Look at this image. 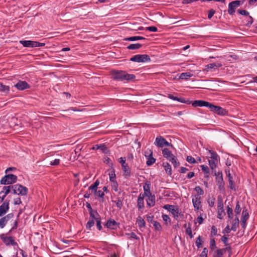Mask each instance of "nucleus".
Here are the masks:
<instances>
[{
    "label": "nucleus",
    "mask_w": 257,
    "mask_h": 257,
    "mask_svg": "<svg viewBox=\"0 0 257 257\" xmlns=\"http://www.w3.org/2000/svg\"><path fill=\"white\" fill-rule=\"evenodd\" d=\"M111 75L113 80L120 81L124 80L129 81L136 78L135 75L128 74L125 71L122 70H112L111 72Z\"/></svg>",
    "instance_id": "obj_1"
},
{
    "label": "nucleus",
    "mask_w": 257,
    "mask_h": 257,
    "mask_svg": "<svg viewBox=\"0 0 257 257\" xmlns=\"http://www.w3.org/2000/svg\"><path fill=\"white\" fill-rule=\"evenodd\" d=\"M163 208L171 212L176 220H178L179 216L181 215V212L178 206L166 204L163 206Z\"/></svg>",
    "instance_id": "obj_2"
},
{
    "label": "nucleus",
    "mask_w": 257,
    "mask_h": 257,
    "mask_svg": "<svg viewBox=\"0 0 257 257\" xmlns=\"http://www.w3.org/2000/svg\"><path fill=\"white\" fill-rule=\"evenodd\" d=\"M119 163L121 164L122 170L123 171V176L126 179L131 176V169L128 164L125 162V157H120L119 159Z\"/></svg>",
    "instance_id": "obj_3"
},
{
    "label": "nucleus",
    "mask_w": 257,
    "mask_h": 257,
    "mask_svg": "<svg viewBox=\"0 0 257 257\" xmlns=\"http://www.w3.org/2000/svg\"><path fill=\"white\" fill-rule=\"evenodd\" d=\"M17 176L14 174H8L3 177L1 181V184H12L15 183L17 181Z\"/></svg>",
    "instance_id": "obj_4"
},
{
    "label": "nucleus",
    "mask_w": 257,
    "mask_h": 257,
    "mask_svg": "<svg viewBox=\"0 0 257 257\" xmlns=\"http://www.w3.org/2000/svg\"><path fill=\"white\" fill-rule=\"evenodd\" d=\"M130 61L138 63H145L151 61L150 57L147 54H138L133 56Z\"/></svg>",
    "instance_id": "obj_5"
},
{
    "label": "nucleus",
    "mask_w": 257,
    "mask_h": 257,
    "mask_svg": "<svg viewBox=\"0 0 257 257\" xmlns=\"http://www.w3.org/2000/svg\"><path fill=\"white\" fill-rule=\"evenodd\" d=\"M226 215L223 208V201L221 196H218L217 199V218L222 219Z\"/></svg>",
    "instance_id": "obj_6"
},
{
    "label": "nucleus",
    "mask_w": 257,
    "mask_h": 257,
    "mask_svg": "<svg viewBox=\"0 0 257 257\" xmlns=\"http://www.w3.org/2000/svg\"><path fill=\"white\" fill-rule=\"evenodd\" d=\"M13 193L14 194L25 196L28 193V189L20 184L13 185Z\"/></svg>",
    "instance_id": "obj_7"
},
{
    "label": "nucleus",
    "mask_w": 257,
    "mask_h": 257,
    "mask_svg": "<svg viewBox=\"0 0 257 257\" xmlns=\"http://www.w3.org/2000/svg\"><path fill=\"white\" fill-rule=\"evenodd\" d=\"M214 175L216 176V182L217 185L218 186V188L220 190H223L224 188V183L223 179L222 173L221 171L216 172L214 171Z\"/></svg>",
    "instance_id": "obj_8"
},
{
    "label": "nucleus",
    "mask_w": 257,
    "mask_h": 257,
    "mask_svg": "<svg viewBox=\"0 0 257 257\" xmlns=\"http://www.w3.org/2000/svg\"><path fill=\"white\" fill-rule=\"evenodd\" d=\"M209 108L211 111L220 115H225L228 112L225 109L219 106L214 105L212 103H210Z\"/></svg>",
    "instance_id": "obj_9"
},
{
    "label": "nucleus",
    "mask_w": 257,
    "mask_h": 257,
    "mask_svg": "<svg viewBox=\"0 0 257 257\" xmlns=\"http://www.w3.org/2000/svg\"><path fill=\"white\" fill-rule=\"evenodd\" d=\"M154 144L159 148H163L164 146H172L171 143L167 142L166 140L162 136L157 137L156 138Z\"/></svg>",
    "instance_id": "obj_10"
},
{
    "label": "nucleus",
    "mask_w": 257,
    "mask_h": 257,
    "mask_svg": "<svg viewBox=\"0 0 257 257\" xmlns=\"http://www.w3.org/2000/svg\"><path fill=\"white\" fill-rule=\"evenodd\" d=\"M0 238L7 246L17 245V243L12 236H6L5 234L3 233L1 234Z\"/></svg>",
    "instance_id": "obj_11"
},
{
    "label": "nucleus",
    "mask_w": 257,
    "mask_h": 257,
    "mask_svg": "<svg viewBox=\"0 0 257 257\" xmlns=\"http://www.w3.org/2000/svg\"><path fill=\"white\" fill-rule=\"evenodd\" d=\"M13 87L19 90L23 91L30 88L31 86L25 81L19 80Z\"/></svg>",
    "instance_id": "obj_12"
},
{
    "label": "nucleus",
    "mask_w": 257,
    "mask_h": 257,
    "mask_svg": "<svg viewBox=\"0 0 257 257\" xmlns=\"http://www.w3.org/2000/svg\"><path fill=\"white\" fill-rule=\"evenodd\" d=\"M9 209V201L5 200L0 206V217L3 216Z\"/></svg>",
    "instance_id": "obj_13"
},
{
    "label": "nucleus",
    "mask_w": 257,
    "mask_h": 257,
    "mask_svg": "<svg viewBox=\"0 0 257 257\" xmlns=\"http://www.w3.org/2000/svg\"><path fill=\"white\" fill-rule=\"evenodd\" d=\"M14 217V214L11 213L7 214L6 216L2 217L0 219V227L4 228L8 221Z\"/></svg>",
    "instance_id": "obj_14"
},
{
    "label": "nucleus",
    "mask_w": 257,
    "mask_h": 257,
    "mask_svg": "<svg viewBox=\"0 0 257 257\" xmlns=\"http://www.w3.org/2000/svg\"><path fill=\"white\" fill-rule=\"evenodd\" d=\"M192 203L195 209L198 210L201 207V197L195 195L192 198Z\"/></svg>",
    "instance_id": "obj_15"
},
{
    "label": "nucleus",
    "mask_w": 257,
    "mask_h": 257,
    "mask_svg": "<svg viewBox=\"0 0 257 257\" xmlns=\"http://www.w3.org/2000/svg\"><path fill=\"white\" fill-rule=\"evenodd\" d=\"M239 6L236 4L235 1L229 3L228 13L230 15H233L235 12V10Z\"/></svg>",
    "instance_id": "obj_16"
},
{
    "label": "nucleus",
    "mask_w": 257,
    "mask_h": 257,
    "mask_svg": "<svg viewBox=\"0 0 257 257\" xmlns=\"http://www.w3.org/2000/svg\"><path fill=\"white\" fill-rule=\"evenodd\" d=\"M249 217L248 213L246 209H243L242 212V216L241 218V225L242 228H244L246 226V222Z\"/></svg>",
    "instance_id": "obj_17"
},
{
    "label": "nucleus",
    "mask_w": 257,
    "mask_h": 257,
    "mask_svg": "<svg viewBox=\"0 0 257 257\" xmlns=\"http://www.w3.org/2000/svg\"><path fill=\"white\" fill-rule=\"evenodd\" d=\"M145 156L147 157V154H148V160L147 161L146 164L148 166H151L154 163H155L156 161V159L154 158L153 156V152L151 150L147 151L145 152Z\"/></svg>",
    "instance_id": "obj_18"
},
{
    "label": "nucleus",
    "mask_w": 257,
    "mask_h": 257,
    "mask_svg": "<svg viewBox=\"0 0 257 257\" xmlns=\"http://www.w3.org/2000/svg\"><path fill=\"white\" fill-rule=\"evenodd\" d=\"M210 103H209V102H208L207 101H204V100H195V101H194L192 102V105L194 107L206 106V107H207L209 108Z\"/></svg>",
    "instance_id": "obj_19"
},
{
    "label": "nucleus",
    "mask_w": 257,
    "mask_h": 257,
    "mask_svg": "<svg viewBox=\"0 0 257 257\" xmlns=\"http://www.w3.org/2000/svg\"><path fill=\"white\" fill-rule=\"evenodd\" d=\"M151 183L150 181H146L143 186L144 193L143 194V196H146L152 194L150 191Z\"/></svg>",
    "instance_id": "obj_20"
},
{
    "label": "nucleus",
    "mask_w": 257,
    "mask_h": 257,
    "mask_svg": "<svg viewBox=\"0 0 257 257\" xmlns=\"http://www.w3.org/2000/svg\"><path fill=\"white\" fill-rule=\"evenodd\" d=\"M148 197L147 199V205L151 207H153L155 205V196L154 194H150V195L146 196Z\"/></svg>",
    "instance_id": "obj_21"
},
{
    "label": "nucleus",
    "mask_w": 257,
    "mask_h": 257,
    "mask_svg": "<svg viewBox=\"0 0 257 257\" xmlns=\"http://www.w3.org/2000/svg\"><path fill=\"white\" fill-rule=\"evenodd\" d=\"M20 43L21 44L25 47H35V41L29 40H21L20 41Z\"/></svg>",
    "instance_id": "obj_22"
},
{
    "label": "nucleus",
    "mask_w": 257,
    "mask_h": 257,
    "mask_svg": "<svg viewBox=\"0 0 257 257\" xmlns=\"http://www.w3.org/2000/svg\"><path fill=\"white\" fill-rule=\"evenodd\" d=\"M163 156L164 158H166L168 160L170 161L175 156L172 152L167 148H165L162 151Z\"/></svg>",
    "instance_id": "obj_23"
},
{
    "label": "nucleus",
    "mask_w": 257,
    "mask_h": 257,
    "mask_svg": "<svg viewBox=\"0 0 257 257\" xmlns=\"http://www.w3.org/2000/svg\"><path fill=\"white\" fill-rule=\"evenodd\" d=\"M227 176L228 178V183H229V187L231 190H235V187L234 183V180L232 176H231L229 170L225 171Z\"/></svg>",
    "instance_id": "obj_24"
},
{
    "label": "nucleus",
    "mask_w": 257,
    "mask_h": 257,
    "mask_svg": "<svg viewBox=\"0 0 257 257\" xmlns=\"http://www.w3.org/2000/svg\"><path fill=\"white\" fill-rule=\"evenodd\" d=\"M105 225L108 228L115 229L118 226V223L114 220H108L106 223Z\"/></svg>",
    "instance_id": "obj_25"
},
{
    "label": "nucleus",
    "mask_w": 257,
    "mask_h": 257,
    "mask_svg": "<svg viewBox=\"0 0 257 257\" xmlns=\"http://www.w3.org/2000/svg\"><path fill=\"white\" fill-rule=\"evenodd\" d=\"M144 196L143 195V193H140L138 200H137V207L139 209H143L144 207Z\"/></svg>",
    "instance_id": "obj_26"
},
{
    "label": "nucleus",
    "mask_w": 257,
    "mask_h": 257,
    "mask_svg": "<svg viewBox=\"0 0 257 257\" xmlns=\"http://www.w3.org/2000/svg\"><path fill=\"white\" fill-rule=\"evenodd\" d=\"M168 98L173 100L178 101L179 102L184 103H189V100H186L183 97H178L177 96H174L172 94H169L168 95Z\"/></svg>",
    "instance_id": "obj_27"
},
{
    "label": "nucleus",
    "mask_w": 257,
    "mask_h": 257,
    "mask_svg": "<svg viewBox=\"0 0 257 257\" xmlns=\"http://www.w3.org/2000/svg\"><path fill=\"white\" fill-rule=\"evenodd\" d=\"M99 181L98 180H96L95 181V182L93 184H92V185H91L89 187V191H91V192L92 193H93L94 194H97V187H98V186L99 185Z\"/></svg>",
    "instance_id": "obj_28"
},
{
    "label": "nucleus",
    "mask_w": 257,
    "mask_h": 257,
    "mask_svg": "<svg viewBox=\"0 0 257 257\" xmlns=\"http://www.w3.org/2000/svg\"><path fill=\"white\" fill-rule=\"evenodd\" d=\"M11 190L13 191V185L4 186L3 187V191H2L0 192V194L4 193L5 195H7L11 192Z\"/></svg>",
    "instance_id": "obj_29"
},
{
    "label": "nucleus",
    "mask_w": 257,
    "mask_h": 257,
    "mask_svg": "<svg viewBox=\"0 0 257 257\" xmlns=\"http://www.w3.org/2000/svg\"><path fill=\"white\" fill-rule=\"evenodd\" d=\"M90 218L96 220L100 218L99 214L98 213L96 210H93L89 212Z\"/></svg>",
    "instance_id": "obj_30"
},
{
    "label": "nucleus",
    "mask_w": 257,
    "mask_h": 257,
    "mask_svg": "<svg viewBox=\"0 0 257 257\" xmlns=\"http://www.w3.org/2000/svg\"><path fill=\"white\" fill-rule=\"evenodd\" d=\"M136 223L140 228L144 227L146 226V223L144 219L140 216H138L137 218Z\"/></svg>",
    "instance_id": "obj_31"
},
{
    "label": "nucleus",
    "mask_w": 257,
    "mask_h": 257,
    "mask_svg": "<svg viewBox=\"0 0 257 257\" xmlns=\"http://www.w3.org/2000/svg\"><path fill=\"white\" fill-rule=\"evenodd\" d=\"M218 160H209V164L210 168L212 170V173L214 172L215 168L216 167V164Z\"/></svg>",
    "instance_id": "obj_32"
},
{
    "label": "nucleus",
    "mask_w": 257,
    "mask_h": 257,
    "mask_svg": "<svg viewBox=\"0 0 257 257\" xmlns=\"http://www.w3.org/2000/svg\"><path fill=\"white\" fill-rule=\"evenodd\" d=\"M163 167L168 175H171L172 174L171 166L168 163H164Z\"/></svg>",
    "instance_id": "obj_33"
},
{
    "label": "nucleus",
    "mask_w": 257,
    "mask_h": 257,
    "mask_svg": "<svg viewBox=\"0 0 257 257\" xmlns=\"http://www.w3.org/2000/svg\"><path fill=\"white\" fill-rule=\"evenodd\" d=\"M239 223V218L238 217H236L233 221V224H232L231 229L234 231H235L237 227L238 226Z\"/></svg>",
    "instance_id": "obj_34"
},
{
    "label": "nucleus",
    "mask_w": 257,
    "mask_h": 257,
    "mask_svg": "<svg viewBox=\"0 0 257 257\" xmlns=\"http://www.w3.org/2000/svg\"><path fill=\"white\" fill-rule=\"evenodd\" d=\"M145 38L144 37H141V36H133V37H130L125 38L124 40L125 41H138L140 40H145Z\"/></svg>",
    "instance_id": "obj_35"
},
{
    "label": "nucleus",
    "mask_w": 257,
    "mask_h": 257,
    "mask_svg": "<svg viewBox=\"0 0 257 257\" xmlns=\"http://www.w3.org/2000/svg\"><path fill=\"white\" fill-rule=\"evenodd\" d=\"M0 91L6 93H9L10 91V86L4 85L3 83L0 82Z\"/></svg>",
    "instance_id": "obj_36"
},
{
    "label": "nucleus",
    "mask_w": 257,
    "mask_h": 257,
    "mask_svg": "<svg viewBox=\"0 0 257 257\" xmlns=\"http://www.w3.org/2000/svg\"><path fill=\"white\" fill-rule=\"evenodd\" d=\"M193 74L190 73V72H185V73H182L180 76L179 78L180 79H185L186 80L188 79L190 77H191L193 76Z\"/></svg>",
    "instance_id": "obj_37"
},
{
    "label": "nucleus",
    "mask_w": 257,
    "mask_h": 257,
    "mask_svg": "<svg viewBox=\"0 0 257 257\" xmlns=\"http://www.w3.org/2000/svg\"><path fill=\"white\" fill-rule=\"evenodd\" d=\"M201 170L204 172L205 174V177L207 178V179L209 178V170L208 167L207 166L201 165L200 166Z\"/></svg>",
    "instance_id": "obj_38"
},
{
    "label": "nucleus",
    "mask_w": 257,
    "mask_h": 257,
    "mask_svg": "<svg viewBox=\"0 0 257 257\" xmlns=\"http://www.w3.org/2000/svg\"><path fill=\"white\" fill-rule=\"evenodd\" d=\"M142 46V44L139 43L132 44L127 47V49L130 50L139 49Z\"/></svg>",
    "instance_id": "obj_39"
},
{
    "label": "nucleus",
    "mask_w": 257,
    "mask_h": 257,
    "mask_svg": "<svg viewBox=\"0 0 257 257\" xmlns=\"http://www.w3.org/2000/svg\"><path fill=\"white\" fill-rule=\"evenodd\" d=\"M108 175L109 177V180L110 182L116 181V175L115 174L114 169L113 168H112V169L110 171V172L108 173Z\"/></svg>",
    "instance_id": "obj_40"
},
{
    "label": "nucleus",
    "mask_w": 257,
    "mask_h": 257,
    "mask_svg": "<svg viewBox=\"0 0 257 257\" xmlns=\"http://www.w3.org/2000/svg\"><path fill=\"white\" fill-rule=\"evenodd\" d=\"M113 202H114L116 204V206L119 209H121L122 205V199L119 197H117L116 198L115 200L113 201Z\"/></svg>",
    "instance_id": "obj_41"
},
{
    "label": "nucleus",
    "mask_w": 257,
    "mask_h": 257,
    "mask_svg": "<svg viewBox=\"0 0 257 257\" xmlns=\"http://www.w3.org/2000/svg\"><path fill=\"white\" fill-rule=\"evenodd\" d=\"M224 249H218L213 253V257H222Z\"/></svg>",
    "instance_id": "obj_42"
},
{
    "label": "nucleus",
    "mask_w": 257,
    "mask_h": 257,
    "mask_svg": "<svg viewBox=\"0 0 257 257\" xmlns=\"http://www.w3.org/2000/svg\"><path fill=\"white\" fill-rule=\"evenodd\" d=\"M169 161L171 162L175 168H177L180 165V163L175 156L172 158Z\"/></svg>",
    "instance_id": "obj_43"
},
{
    "label": "nucleus",
    "mask_w": 257,
    "mask_h": 257,
    "mask_svg": "<svg viewBox=\"0 0 257 257\" xmlns=\"http://www.w3.org/2000/svg\"><path fill=\"white\" fill-rule=\"evenodd\" d=\"M209 153L210 155V158L211 159V160H218L219 156L216 152L209 150Z\"/></svg>",
    "instance_id": "obj_44"
},
{
    "label": "nucleus",
    "mask_w": 257,
    "mask_h": 257,
    "mask_svg": "<svg viewBox=\"0 0 257 257\" xmlns=\"http://www.w3.org/2000/svg\"><path fill=\"white\" fill-rule=\"evenodd\" d=\"M227 215H228V217L231 219L233 218V210H232V209L229 206H227Z\"/></svg>",
    "instance_id": "obj_45"
},
{
    "label": "nucleus",
    "mask_w": 257,
    "mask_h": 257,
    "mask_svg": "<svg viewBox=\"0 0 257 257\" xmlns=\"http://www.w3.org/2000/svg\"><path fill=\"white\" fill-rule=\"evenodd\" d=\"M94 220L91 219L89 218V221L87 222L86 227L87 229H91V228L94 225Z\"/></svg>",
    "instance_id": "obj_46"
},
{
    "label": "nucleus",
    "mask_w": 257,
    "mask_h": 257,
    "mask_svg": "<svg viewBox=\"0 0 257 257\" xmlns=\"http://www.w3.org/2000/svg\"><path fill=\"white\" fill-rule=\"evenodd\" d=\"M152 223L156 230L158 231H160L161 230L162 226L159 222H158L157 221H153V222Z\"/></svg>",
    "instance_id": "obj_47"
},
{
    "label": "nucleus",
    "mask_w": 257,
    "mask_h": 257,
    "mask_svg": "<svg viewBox=\"0 0 257 257\" xmlns=\"http://www.w3.org/2000/svg\"><path fill=\"white\" fill-rule=\"evenodd\" d=\"M195 191L197 193V195L199 196L200 195H202L204 194L203 190L201 189V188L200 186H196L195 188Z\"/></svg>",
    "instance_id": "obj_48"
},
{
    "label": "nucleus",
    "mask_w": 257,
    "mask_h": 257,
    "mask_svg": "<svg viewBox=\"0 0 257 257\" xmlns=\"http://www.w3.org/2000/svg\"><path fill=\"white\" fill-rule=\"evenodd\" d=\"M111 182V187L113 189V190L116 192L118 191V184L116 182V181H112Z\"/></svg>",
    "instance_id": "obj_49"
},
{
    "label": "nucleus",
    "mask_w": 257,
    "mask_h": 257,
    "mask_svg": "<svg viewBox=\"0 0 257 257\" xmlns=\"http://www.w3.org/2000/svg\"><path fill=\"white\" fill-rule=\"evenodd\" d=\"M186 161L188 163L191 164H195L196 163V161L195 160V159L191 156H187L186 158Z\"/></svg>",
    "instance_id": "obj_50"
},
{
    "label": "nucleus",
    "mask_w": 257,
    "mask_h": 257,
    "mask_svg": "<svg viewBox=\"0 0 257 257\" xmlns=\"http://www.w3.org/2000/svg\"><path fill=\"white\" fill-rule=\"evenodd\" d=\"M210 247L212 250L216 248L215 241L214 239H211L210 240Z\"/></svg>",
    "instance_id": "obj_51"
},
{
    "label": "nucleus",
    "mask_w": 257,
    "mask_h": 257,
    "mask_svg": "<svg viewBox=\"0 0 257 257\" xmlns=\"http://www.w3.org/2000/svg\"><path fill=\"white\" fill-rule=\"evenodd\" d=\"M241 209L239 204V202H237L236 203V206H235V210H234V211H235V213H236V214H237V215L239 214L241 211Z\"/></svg>",
    "instance_id": "obj_52"
},
{
    "label": "nucleus",
    "mask_w": 257,
    "mask_h": 257,
    "mask_svg": "<svg viewBox=\"0 0 257 257\" xmlns=\"http://www.w3.org/2000/svg\"><path fill=\"white\" fill-rule=\"evenodd\" d=\"M253 23V18L251 16H248L247 23L245 24V26L247 27H249Z\"/></svg>",
    "instance_id": "obj_53"
},
{
    "label": "nucleus",
    "mask_w": 257,
    "mask_h": 257,
    "mask_svg": "<svg viewBox=\"0 0 257 257\" xmlns=\"http://www.w3.org/2000/svg\"><path fill=\"white\" fill-rule=\"evenodd\" d=\"M201 241H202V240L201 239V236H199L198 237V238H197L196 241L195 242L196 245L198 248H199L201 247V245H202Z\"/></svg>",
    "instance_id": "obj_54"
},
{
    "label": "nucleus",
    "mask_w": 257,
    "mask_h": 257,
    "mask_svg": "<svg viewBox=\"0 0 257 257\" xmlns=\"http://www.w3.org/2000/svg\"><path fill=\"white\" fill-rule=\"evenodd\" d=\"M208 249L206 247L204 248L203 251L200 255V257H207Z\"/></svg>",
    "instance_id": "obj_55"
},
{
    "label": "nucleus",
    "mask_w": 257,
    "mask_h": 257,
    "mask_svg": "<svg viewBox=\"0 0 257 257\" xmlns=\"http://www.w3.org/2000/svg\"><path fill=\"white\" fill-rule=\"evenodd\" d=\"M237 13L243 16H249V13L244 10H238Z\"/></svg>",
    "instance_id": "obj_56"
},
{
    "label": "nucleus",
    "mask_w": 257,
    "mask_h": 257,
    "mask_svg": "<svg viewBox=\"0 0 257 257\" xmlns=\"http://www.w3.org/2000/svg\"><path fill=\"white\" fill-rule=\"evenodd\" d=\"M186 234H187L188 235H189V236L191 238H192L193 237L192 229L190 226L186 228Z\"/></svg>",
    "instance_id": "obj_57"
},
{
    "label": "nucleus",
    "mask_w": 257,
    "mask_h": 257,
    "mask_svg": "<svg viewBox=\"0 0 257 257\" xmlns=\"http://www.w3.org/2000/svg\"><path fill=\"white\" fill-rule=\"evenodd\" d=\"M98 149L101 150L103 153H105L107 151V148L104 144L98 146Z\"/></svg>",
    "instance_id": "obj_58"
},
{
    "label": "nucleus",
    "mask_w": 257,
    "mask_h": 257,
    "mask_svg": "<svg viewBox=\"0 0 257 257\" xmlns=\"http://www.w3.org/2000/svg\"><path fill=\"white\" fill-rule=\"evenodd\" d=\"M60 159H55L54 161H51L50 165L51 166H57L60 164Z\"/></svg>",
    "instance_id": "obj_59"
},
{
    "label": "nucleus",
    "mask_w": 257,
    "mask_h": 257,
    "mask_svg": "<svg viewBox=\"0 0 257 257\" xmlns=\"http://www.w3.org/2000/svg\"><path fill=\"white\" fill-rule=\"evenodd\" d=\"M146 30H148L150 32H157L158 31L157 28L155 26H151V27H147V28H146Z\"/></svg>",
    "instance_id": "obj_60"
},
{
    "label": "nucleus",
    "mask_w": 257,
    "mask_h": 257,
    "mask_svg": "<svg viewBox=\"0 0 257 257\" xmlns=\"http://www.w3.org/2000/svg\"><path fill=\"white\" fill-rule=\"evenodd\" d=\"M217 233V228L214 226L213 225L211 227V234L212 235H216Z\"/></svg>",
    "instance_id": "obj_61"
},
{
    "label": "nucleus",
    "mask_w": 257,
    "mask_h": 257,
    "mask_svg": "<svg viewBox=\"0 0 257 257\" xmlns=\"http://www.w3.org/2000/svg\"><path fill=\"white\" fill-rule=\"evenodd\" d=\"M96 222V226L98 230H100L102 229L101 222L100 218L95 220Z\"/></svg>",
    "instance_id": "obj_62"
},
{
    "label": "nucleus",
    "mask_w": 257,
    "mask_h": 257,
    "mask_svg": "<svg viewBox=\"0 0 257 257\" xmlns=\"http://www.w3.org/2000/svg\"><path fill=\"white\" fill-rule=\"evenodd\" d=\"M206 69H215L216 68V63H213L208 64L206 66Z\"/></svg>",
    "instance_id": "obj_63"
},
{
    "label": "nucleus",
    "mask_w": 257,
    "mask_h": 257,
    "mask_svg": "<svg viewBox=\"0 0 257 257\" xmlns=\"http://www.w3.org/2000/svg\"><path fill=\"white\" fill-rule=\"evenodd\" d=\"M215 13V11L213 9L210 10L208 11V18L209 19H210L213 17V16L214 15Z\"/></svg>",
    "instance_id": "obj_64"
}]
</instances>
